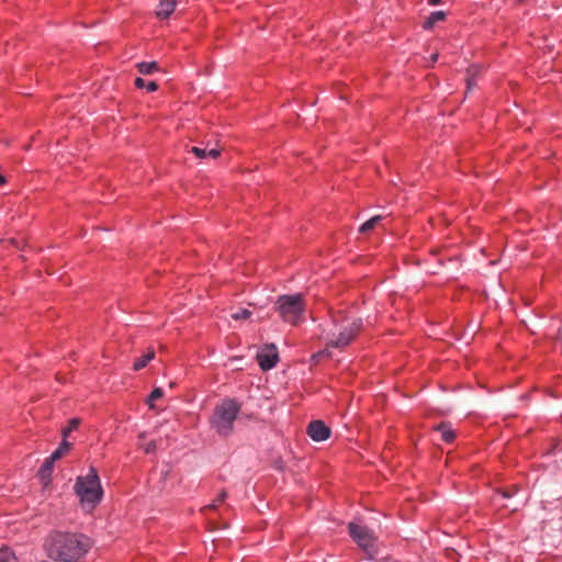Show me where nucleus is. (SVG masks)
<instances>
[{
    "mask_svg": "<svg viewBox=\"0 0 562 562\" xmlns=\"http://www.w3.org/2000/svg\"><path fill=\"white\" fill-rule=\"evenodd\" d=\"M436 430L440 431L441 439L447 443H451L456 439V432L449 424L442 423L436 427Z\"/></svg>",
    "mask_w": 562,
    "mask_h": 562,
    "instance_id": "obj_11",
    "label": "nucleus"
},
{
    "mask_svg": "<svg viewBox=\"0 0 562 562\" xmlns=\"http://www.w3.org/2000/svg\"><path fill=\"white\" fill-rule=\"evenodd\" d=\"M446 19V12L445 11H435L432 12L428 19L424 22L423 27L425 30H430L434 27V25L439 22L443 21Z\"/></svg>",
    "mask_w": 562,
    "mask_h": 562,
    "instance_id": "obj_14",
    "label": "nucleus"
},
{
    "mask_svg": "<svg viewBox=\"0 0 562 562\" xmlns=\"http://www.w3.org/2000/svg\"><path fill=\"white\" fill-rule=\"evenodd\" d=\"M257 360L262 370L272 369L278 361V350L274 345L265 346L258 353Z\"/></svg>",
    "mask_w": 562,
    "mask_h": 562,
    "instance_id": "obj_7",
    "label": "nucleus"
},
{
    "mask_svg": "<svg viewBox=\"0 0 562 562\" xmlns=\"http://www.w3.org/2000/svg\"><path fill=\"white\" fill-rule=\"evenodd\" d=\"M361 318H344L341 322L335 319V331L327 338L326 348L313 355V360L317 361L322 357H329V348L345 349L349 346L362 329Z\"/></svg>",
    "mask_w": 562,
    "mask_h": 562,
    "instance_id": "obj_2",
    "label": "nucleus"
},
{
    "mask_svg": "<svg viewBox=\"0 0 562 562\" xmlns=\"http://www.w3.org/2000/svg\"><path fill=\"white\" fill-rule=\"evenodd\" d=\"M381 220H382L381 215H375V216L371 217L370 220H368L360 226L359 232L362 234H367V233L371 232L379 224V222Z\"/></svg>",
    "mask_w": 562,
    "mask_h": 562,
    "instance_id": "obj_17",
    "label": "nucleus"
},
{
    "mask_svg": "<svg viewBox=\"0 0 562 562\" xmlns=\"http://www.w3.org/2000/svg\"><path fill=\"white\" fill-rule=\"evenodd\" d=\"M75 493L88 512H91L101 502L103 492L95 468L90 467L86 475L77 477Z\"/></svg>",
    "mask_w": 562,
    "mask_h": 562,
    "instance_id": "obj_3",
    "label": "nucleus"
},
{
    "mask_svg": "<svg viewBox=\"0 0 562 562\" xmlns=\"http://www.w3.org/2000/svg\"><path fill=\"white\" fill-rule=\"evenodd\" d=\"M348 529L351 538L358 543V546L366 551L370 558H373L376 553V538L373 532L368 527L355 522H350L348 525Z\"/></svg>",
    "mask_w": 562,
    "mask_h": 562,
    "instance_id": "obj_6",
    "label": "nucleus"
},
{
    "mask_svg": "<svg viewBox=\"0 0 562 562\" xmlns=\"http://www.w3.org/2000/svg\"><path fill=\"white\" fill-rule=\"evenodd\" d=\"M240 411V405L233 398H225L214 408L211 426L221 436H228L234 428V422Z\"/></svg>",
    "mask_w": 562,
    "mask_h": 562,
    "instance_id": "obj_4",
    "label": "nucleus"
},
{
    "mask_svg": "<svg viewBox=\"0 0 562 562\" xmlns=\"http://www.w3.org/2000/svg\"><path fill=\"white\" fill-rule=\"evenodd\" d=\"M513 495V493L509 491V490H505L503 487H496L494 486V497H493V501H494V506L496 505H501V506H507L506 504H504L503 502L505 499H508L510 498Z\"/></svg>",
    "mask_w": 562,
    "mask_h": 562,
    "instance_id": "obj_12",
    "label": "nucleus"
},
{
    "mask_svg": "<svg viewBox=\"0 0 562 562\" xmlns=\"http://www.w3.org/2000/svg\"><path fill=\"white\" fill-rule=\"evenodd\" d=\"M473 82H472V79H469L468 80V89H470L472 87Z\"/></svg>",
    "mask_w": 562,
    "mask_h": 562,
    "instance_id": "obj_29",
    "label": "nucleus"
},
{
    "mask_svg": "<svg viewBox=\"0 0 562 562\" xmlns=\"http://www.w3.org/2000/svg\"><path fill=\"white\" fill-rule=\"evenodd\" d=\"M226 497H227V493H226L225 491H222V492L218 494L217 499H216L214 503H212V504H210L209 506H206V507L204 508V510H206V509H216V508H217V506H218V504H220V503H223V502L225 501V498H226Z\"/></svg>",
    "mask_w": 562,
    "mask_h": 562,
    "instance_id": "obj_24",
    "label": "nucleus"
},
{
    "mask_svg": "<svg viewBox=\"0 0 562 562\" xmlns=\"http://www.w3.org/2000/svg\"><path fill=\"white\" fill-rule=\"evenodd\" d=\"M90 548V539L77 532L54 531L45 542L47 555L59 562H79Z\"/></svg>",
    "mask_w": 562,
    "mask_h": 562,
    "instance_id": "obj_1",
    "label": "nucleus"
},
{
    "mask_svg": "<svg viewBox=\"0 0 562 562\" xmlns=\"http://www.w3.org/2000/svg\"><path fill=\"white\" fill-rule=\"evenodd\" d=\"M307 432L314 441H324L329 438L330 429L322 420H314L308 425Z\"/></svg>",
    "mask_w": 562,
    "mask_h": 562,
    "instance_id": "obj_8",
    "label": "nucleus"
},
{
    "mask_svg": "<svg viewBox=\"0 0 562 562\" xmlns=\"http://www.w3.org/2000/svg\"><path fill=\"white\" fill-rule=\"evenodd\" d=\"M428 3L431 5H437L440 3V0H428Z\"/></svg>",
    "mask_w": 562,
    "mask_h": 562,
    "instance_id": "obj_26",
    "label": "nucleus"
},
{
    "mask_svg": "<svg viewBox=\"0 0 562 562\" xmlns=\"http://www.w3.org/2000/svg\"><path fill=\"white\" fill-rule=\"evenodd\" d=\"M176 5V0H160L156 9V16L161 20L169 18L175 11Z\"/></svg>",
    "mask_w": 562,
    "mask_h": 562,
    "instance_id": "obj_9",
    "label": "nucleus"
},
{
    "mask_svg": "<svg viewBox=\"0 0 562 562\" xmlns=\"http://www.w3.org/2000/svg\"><path fill=\"white\" fill-rule=\"evenodd\" d=\"M70 448V443L67 442L65 439L63 440V442L60 443V446L57 448V450H55L50 457H48V459H50L52 461H56L58 460L59 458H61L64 456V453L66 451H68Z\"/></svg>",
    "mask_w": 562,
    "mask_h": 562,
    "instance_id": "obj_18",
    "label": "nucleus"
},
{
    "mask_svg": "<svg viewBox=\"0 0 562 562\" xmlns=\"http://www.w3.org/2000/svg\"><path fill=\"white\" fill-rule=\"evenodd\" d=\"M0 562H16V558L8 548H2L0 550Z\"/></svg>",
    "mask_w": 562,
    "mask_h": 562,
    "instance_id": "obj_20",
    "label": "nucleus"
},
{
    "mask_svg": "<svg viewBox=\"0 0 562 562\" xmlns=\"http://www.w3.org/2000/svg\"><path fill=\"white\" fill-rule=\"evenodd\" d=\"M154 358H155V350L148 349L145 355H143L142 357H139L138 359L135 360V362L133 364V369L135 371L144 369L148 364V362L151 361Z\"/></svg>",
    "mask_w": 562,
    "mask_h": 562,
    "instance_id": "obj_13",
    "label": "nucleus"
},
{
    "mask_svg": "<svg viewBox=\"0 0 562 562\" xmlns=\"http://www.w3.org/2000/svg\"><path fill=\"white\" fill-rule=\"evenodd\" d=\"M53 464H54V461H52L50 459L47 458L38 471V475H40L41 480L44 482V484H46L49 480V476H50L52 470H53Z\"/></svg>",
    "mask_w": 562,
    "mask_h": 562,
    "instance_id": "obj_16",
    "label": "nucleus"
},
{
    "mask_svg": "<svg viewBox=\"0 0 562 562\" xmlns=\"http://www.w3.org/2000/svg\"><path fill=\"white\" fill-rule=\"evenodd\" d=\"M135 86L137 88H146V90L149 92H154L158 89V85L156 81L146 82L143 78L139 77L135 79Z\"/></svg>",
    "mask_w": 562,
    "mask_h": 562,
    "instance_id": "obj_19",
    "label": "nucleus"
},
{
    "mask_svg": "<svg viewBox=\"0 0 562 562\" xmlns=\"http://www.w3.org/2000/svg\"><path fill=\"white\" fill-rule=\"evenodd\" d=\"M142 447L146 453H151L157 449V443L155 440H151L145 445H142Z\"/></svg>",
    "mask_w": 562,
    "mask_h": 562,
    "instance_id": "obj_25",
    "label": "nucleus"
},
{
    "mask_svg": "<svg viewBox=\"0 0 562 562\" xmlns=\"http://www.w3.org/2000/svg\"><path fill=\"white\" fill-rule=\"evenodd\" d=\"M190 151L192 154H194L195 157H198L200 159H204V158L216 159L221 155L220 148L207 149L206 147L203 148V147L193 146V147H191Z\"/></svg>",
    "mask_w": 562,
    "mask_h": 562,
    "instance_id": "obj_10",
    "label": "nucleus"
},
{
    "mask_svg": "<svg viewBox=\"0 0 562 562\" xmlns=\"http://www.w3.org/2000/svg\"><path fill=\"white\" fill-rule=\"evenodd\" d=\"M438 59V54H434L431 56V61L435 63Z\"/></svg>",
    "mask_w": 562,
    "mask_h": 562,
    "instance_id": "obj_28",
    "label": "nucleus"
},
{
    "mask_svg": "<svg viewBox=\"0 0 562 562\" xmlns=\"http://www.w3.org/2000/svg\"><path fill=\"white\" fill-rule=\"evenodd\" d=\"M80 425V420L78 418H72L70 422H69V425L63 429V436L64 438L68 437L69 434L77 429L78 426Z\"/></svg>",
    "mask_w": 562,
    "mask_h": 562,
    "instance_id": "obj_21",
    "label": "nucleus"
},
{
    "mask_svg": "<svg viewBox=\"0 0 562 562\" xmlns=\"http://www.w3.org/2000/svg\"><path fill=\"white\" fill-rule=\"evenodd\" d=\"M251 316V312L247 308H241L232 314V318L235 321L246 319Z\"/></svg>",
    "mask_w": 562,
    "mask_h": 562,
    "instance_id": "obj_22",
    "label": "nucleus"
},
{
    "mask_svg": "<svg viewBox=\"0 0 562 562\" xmlns=\"http://www.w3.org/2000/svg\"><path fill=\"white\" fill-rule=\"evenodd\" d=\"M136 67L142 75H151L159 70V65L157 61H142L138 63Z\"/></svg>",
    "mask_w": 562,
    "mask_h": 562,
    "instance_id": "obj_15",
    "label": "nucleus"
},
{
    "mask_svg": "<svg viewBox=\"0 0 562 562\" xmlns=\"http://www.w3.org/2000/svg\"><path fill=\"white\" fill-rule=\"evenodd\" d=\"M274 308L284 322L296 325L304 312V296L300 293L281 295Z\"/></svg>",
    "mask_w": 562,
    "mask_h": 562,
    "instance_id": "obj_5",
    "label": "nucleus"
},
{
    "mask_svg": "<svg viewBox=\"0 0 562 562\" xmlns=\"http://www.w3.org/2000/svg\"><path fill=\"white\" fill-rule=\"evenodd\" d=\"M7 182V179L0 173V187Z\"/></svg>",
    "mask_w": 562,
    "mask_h": 562,
    "instance_id": "obj_27",
    "label": "nucleus"
},
{
    "mask_svg": "<svg viewBox=\"0 0 562 562\" xmlns=\"http://www.w3.org/2000/svg\"><path fill=\"white\" fill-rule=\"evenodd\" d=\"M162 395H164V392L160 387L154 389L147 400L149 407H153V402L156 400H159L160 397H162Z\"/></svg>",
    "mask_w": 562,
    "mask_h": 562,
    "instance_id": "obj_23",
    "label": "nucleus"
}]
</instances>
